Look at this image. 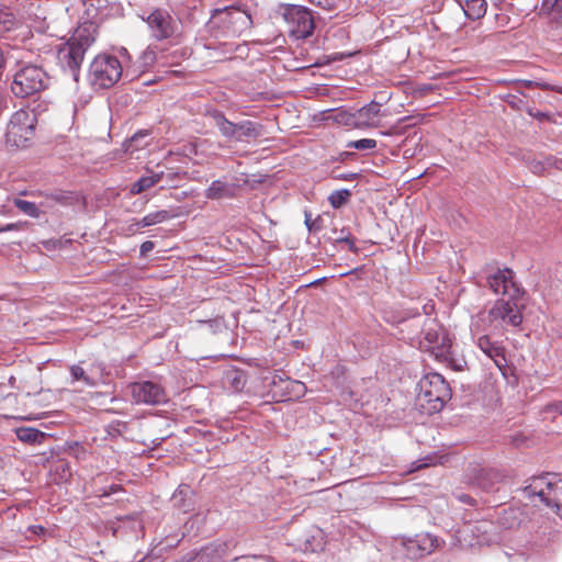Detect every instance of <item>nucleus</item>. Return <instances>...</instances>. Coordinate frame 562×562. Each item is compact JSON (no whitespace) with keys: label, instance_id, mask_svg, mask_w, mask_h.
Here are the masks:
<instances>
[{"label":"nucleus","instance_id":"obj_18","mask_svg":"<svg viewBox=\"0 0 562 562\" xmlns=\"http://www.w3.org/2000/svg\"><path fill=\"white\" fill-rule=\"evenodd\" d=\"M263 126L252 121H241L236 123V142H247L256 139L263 135Z\"/></svg>","mask_w":562,"mask_h":562},{"label":"nucleus","instance_id":"obj_33","mask_svg":"<svg viewBox=\"0 0 562 562\" xmlns=\"http://www.w3.org/2000/svg\"><path fill=\"white\" fill-rule=\"evenodd\" d=\"M48 198L64 205H71L76 201L74 193L69 191H56L49 194Z\"/></svg>","mask_w":562,"mask_h":562},{"label":"nucleus","instance_id":"obj_30","mask_svg":"<svg viewBox=\"0 0 562 562\" xmlns=\"http://www.w3.org/2000/svg\"><path fill=\"white\" fill-rule=\"evenodd\" d=\"M14 205L24 214L31 216V217H34V218H37L40 217V209L36 206L35 203L33 202H30V201H26V200H21V199H15L14 200Z\"/></svg>","mask_w":562,"mask_h":562},{"label":"nucleus","instance_id":"obj_28","mask_svg":"<svg viewBox=\"0 0 562 562\" xmlns=\"http://www.w3.org/2000/svg\"><path fill=\"white\" fill-rule=\"evenodd\" d=\"M312 4L328 11H341L345 8L346 0H308Z\"/></svg>","mask_w":562,"mask_h":562},{"label":"nucleus","instance_id":"obj_43","mask_svg":"<svg viewBox=\"0 0 562 562\" xmlns=\"http://www.w3.org/2000/svg\"><path fill=\"white\" fill-rule=\"evenodd\" d=\"M458 498H459L461 502H463V503H468V504H471V505L474 503L473 498H472L470 495H467V494H461V495H459V497H458Z\"/></svg>","mask_w":562,"mask_h":562},{"label":"nucleus","instance_id":"obj_9","mask_svg":"<svg viewBox=\"0 0 562 562\" xmlns=\"http://www.w3.org/2000/svg\"><path fill=\"white\" fill-rule=\"evenodd\" d=\"M519 299L497 300L488 311L486 317L493 329L504 328L505 326L518 327L522 322V304Z\"/></svg>","mask_w":562,"mask_h":562},{"label":"nucleus","instance_id":"obj_8","mask_svg":"<svg viewBox=\"0 0 562 562\" xmlns=\"http://www.w3.org/2000/svg\"><path fill=\"white\" fill-rule=\"evenodd\" d=\"M47 80V75L41 67L26 65L15 72L11 90L14 95L26 98L44 90Z\"/></svg>","mask_w":562,"mask_h":562},{"label":"nucleus","instance_id":"obj_5","mask_svg":"<svg viewBox=\"0 0 562 562\" xmlns=\"http://www.w3.org/2000/svg\"><path fill=\"white\" fill-rule=\"evenodd\" d=\"M36 115L26 110L14 112L8 123L5 145L10 148L27 147L35 134Z\"/></svg>","mask_w":562,"mask_h":562},{"label":"nucleus","instance_id":"obj_27","mask_svg":"<svg viewBox=\"0 0 562 562\" xmlns=\"http://www.w3.org/2000/svg\"><path fill=\"white\" fill-rule=\"evenodd\" d=\"M351 198V191L348 189L336 190L330 193L328 201L334 209L345 205Z\"/></svg>","mask_w":562,"mask_h":562},{"label":"nucleus","instance_id":"obj_44","mask_svg":"<svg viewBox=\"0 0 562 562\" xmlns=\"http://www.w3.org/2000/svg\"><path fill=\"white\" fill-rule=\"evenodd\" d=\"M541 169H542V166L540 164H536V165L532 166V171L533 172H539Z\"/></svg>","mask_w":562,"mask_h":562},{"label":"nucleus","instance_id":"obj_10","mask_svg":"<svg viewBox=\"0 0 562 562\" xmlns=\"http://www.w3.org/2000/svg\"><path fill=\"white\" fill-rule=\"evenodd\" d=\"M143 20L157 41L173 40L181 35L180 21L166 9L156 8Z\"/></svg>","mask_w":562,"mask_h":562},{"label":"nucleus","instance_id":"obj_19","mask_svg":"<svg viewBox=\"0 0 562 562\" xmlns=\"http://www.w3.org/2000/svg\"><path fill=\"white\" fill-rule=\"evenodd\" d=\"M204 195L210 200L233 199L236 196V186L222 180H214L205 190Z\"/></svg>","mask_w":562,"mask_h":562},{"label":"nucleus","instance_id":"obj_23","mask_svg":"<svg viewBox=\"0 0 562 562\" xmlns=\"http://www.w3.org/2000/svg\"><path fill=\"white\" fill-rule=\"evenodd\" d=\"M191 494L192 491L187 485H180L172 495V502L175 507L179 508L183 513H188L191 509Z\"/></svg>","mask_w":562,"mask_h":562},{"label":"nucleus","instance_id":"obj_13","mask_svg":"<svg viewBox=\"0 0 562 562\" xmlns=\"http://www.w3.org/2000/svg\"><path fill=\"white\" fill-rule=\"evenodd\" d=\"M130 389L132 397L138 404L157 405L167 401L165 390L151 381L133 383Z\"/></svg>","mask_w":562,"mask_h":562},{"label":"nucleus","instance_id":"obj_48","mask_svg":"<svg viewBox=\"0 0 562 562\" xmlns=\"http://www.w3.org/2000/svg\"><path fill=\"white\" fill-rule=\"evenodd\" d=\"M479 317H480L482 321H485V315H484V314H481Z\"/></svg>","mask_w":562,"mask_h":562},{"label":"nucleus","instance_id":"obj_38","mask_svg":"<svg viewBox=\"0 0 562 562\" xmlns=\"http://www.w3.org/2000/svg\"><path fill=\"white\" fill-rule=\"evenodd\" d=\"M338 243H346L348 245V248L349 250H351L352 252H357L358 251V248L355 244V239L348 235V236H344V237H339L337 239Z\"/></svg>","mask_w":562,"mask_h":562},{"label":"nucleus","instance_id":"obj_36","mask_svg":"<svg viewBox=\"0 0 562 562\" xmlns=\"http://www.w3.org/2000/svg\"><path fill=\"white\" fill-rule=\"evenodd\" d=\"M70 373L74 380L80 381L82 380L88 385H93L94 382L86 375L85 370L80 366H71Z\"/></svg>","mask_w":562,"mask_h":562},{"label":"nucleus","instance_id":"obj_25","mask_svg":"<svg viewBox=\"0 0 562 562\" xmlns=\"http://www.w3.org/2000/svg\"><path fill=\"white\" fill-rule=\"evenodd\" d=\"M170 218V214L166 210L156 211L153 213H149L145 215L142 220L135 222L133 225L130 226V231L133 232V226H136V228L139 227H148L153 226L159 223H162Z\"/></svg>","mask_w":562,"mask_h":562},{"label":"nucleus","instance_id":"obj_6","mask_svg":"<svg viewBox=\"0 0 562 562\" xmlns=\"http://www.w3.org/2000/svg\"><path fill=\"white\" fill-rule=\"evenodd\" d=\"M212 27L222 29L231 36H238L251 25V18L239 7L229 5L215 9L210 19Z\"/></svg>","mask_w":562,"mask_h":562},{"label":"nucleus","instance_id":"obj_45","mask_svg":"<svg viewBox=\"0 0 562 562\" xmlns=\"http://www.w3.org/2000/svg\"><path fill=\"white\" fill-rule=\"evenodd\" d=\"M553 406L560 414H562V401L554 404Z\"/></svg>","mask_w":562,"mask_h":562},{"label":"nucleus","instance_id":"obj_11","mask_svg":"<svg viewBox=\"0 0 562 562\" xmlns=\"http://www.w3.org/2000/svg\"><path fill=\"white\" fill-rule=\"evenodd\" d=\"M288 33L294 40L310 37L315 29L314 19L308 9L301 5H289L283 12Z\"/></svg>","mask_w":562,"mask_h":562},{"label":"nucleus","instance_id":"obj_47","mask_svg":"<svg viewBox=\"0 0 562 562\" xmlns=\"http://www.w3.org/2000/svg\"><path fill=\"white\" fill-rule=\"evenodd\" d=\"M533 85H535V82H533V81H526V86H528V87H531V86H533Z\"/></svg>","mask_w":562,"mask_h":562},{"label":"nucleus","instance_id":"obj_14","mask_svg":"<svg viewBox=\"0 0 562 562\" xmlns=\"http://www.w3.org/2000/svg\"><path fill=\"white\" fill-rule=\"evenodd\" d=\"M405 554L412 560L430 554L438 546V539L429 533L416 535L414 538L403 540Z\"/></svg>","mask_w":562,"mask_h":562},{"label":"nucleus","instance_id":"obj_42","mask_svg":"<svg viewBox=\"0 0 562 562\" xmlns=\"http://www.w3.org/2000/svg\"><path fill=\"white\" fill-rule=\"evenodd\" d=\"M357 177H358L357 173H340V175L335 176L336 179L346 180V181L355 180Z\"/></svg>","mask_w":562,"mask_h":562},{"label":"nucleus","instance_id":"obj_16","mask_svg":"<svg viewBox=\"0 0 562 562\" xmlns=\"http://www.w3.org/2000/svg\"><path fill=\"white\" fill-rule=\"evenodd\" d=\"M381 104L372 102L358 110L357 126L378 127L380 125Z\"/></svg>","mask_w":562,"mask_h":562},{"label":"nucleus","instance_id":"obj_21","mask_svg":"<svg viewBox=\"0 0 562 562\" xmlns=\"http://www.w3.org/2000/svg\"><path fill=\"white\" fill-rule=\"evenodd\" d=\"M210 115L213 119L215 126L221 132L222 136L229 140H235L236 123L228 121L226 116L220 111H213Z\"/></svg>","mask_w":562,"mask_h":562},{"label":"nucleus","instance_id":"obj_39","mask_svg":"<svg viewBox=\"0 0 562 562\" xmlns=\"http://www.w3.org/2000/svg\"><path fill=\"white\" fill-rule=\"evenodd\" d=\"M246 561L250 562L251 560H267L266 555L261 554H252V555H241V557H235L232 562H238V561Z\"/></svg>","mask_w":562,"mask_h":562},{"label":"nucleus","instance_id":"obj_22","mask_svg":"<svg viewBox=\"0 0 562 562\" xmlns=\"http://www.w3.org/2000/svg\"><path fill=\"white\" fill-rule=\"evenodd\" d=\"M15 435L19 440L30 445H40L48 437L45 432L33 427H18L15 428Z\"/></svg>","mask_w":562,"mask_h":562},{"label":"nucleus","instance_id":"obj_32","mask_svg":"<svg viewBox=\"0 0 562 562\" xmlns=\"http://www.w3.org/2000/svg\"><path fill=\"white\" fill-rule=\"evenodd\" d=\"M376 147V140L372 138H362L358 140H350L347 143V148L357 150H371Z\"/></svg>","mask_w":562,"mask_h":562},{"label":"nucleus","instance_id":"obj_35","mask_svg":"<svg viewBox=\"0 0 562 562\" xmlns=\"http://www.w3.org/2000/svg\"><path fill=\"white\" fill-rule=\"evenodd\" d=\"M148 135L149 133L146 130L136 132L128 140L130 145L127 149H130L132 146H134L136 149L147 146L148 143L145 140V138H147Z\"/></svg>","mask_w":562,"mask_h":562},{"label":"nucleus","instance_id":"obj_26","mask_svg":"<svg viewBox=\"0 0 562 562\" xmlns=\"http://www.w3.org/2000/svg\"><path fill=\"white\" fill-rule=\"evenodd\" d=\"M467 529L471 531L473 535L476 533L477 541L480 543L491 541L492 538L488 533L494 529L493 522L488 520L475 521L474 524H469Z\"/></svg>","mask_w":562,"mask_h":562},{"label":"nucleus","instance_id":"obj_3","mask_svg":"<svg viewBox=\"0 0 562 562\" xmlns=\"http://www.w3.org/2000/svg\"><path fill=\"white\" fill-rule=\"evenodd\" d=\"M419 392L417 401L427 412L434 414L442 409L445 404L451 398V389L449 383L439 373H428L418 383Z\"/></svg>","mask_w":562,"mask_h":562},{"label":"nucleus","instance_id":"obj_7","mask_svg":"<svg viewBox=\"0 0 562 562\" xmlns=\"http://www.w3.org/2000/svg\"><path fill=\"white\" fill-rule=\"evenodd\" d=\"M122 70V65L115 56L98 55L90 65L89 79L94 88L108 89L120 80Z\"/></svg>","mask_w":562,"mask_h":562},{"label":"nucleus","instance_id":"obj_17","mask_svg":"<svg viewBox=\"0 0 562 562\" xmlns=\"http://www.w3.org/2000/svg\"><path fill=\"white\" fill-rule=\"evenodd\" d=\"M503 480L502 474L494 469H481L474 477V484L484 492L497 490L496 485Z\"/></svg>","mask_w":562,"mask_h":562},{"label":"nucleus","instance_id":"obj_2","mask_svg":"<svg viewBox=\"0 0 562 562\" xmlns=\"http://www.w3.org/2000/svg\"><path fill=\"white\" fill-rule=\"evenodd\" d=\"M522 493L529 501L538 497L541 503L562 517V475L547 473L533 476L522 488Z\"/></svg>","mask_w":562,"mask_h":562},{"label":"nucleus","instance_id":"obj_15","mask_svg":"<svg viewBox=\"0 0 562 562\" xmlns=\"http://www.w3.org/2000/svg\"><path fill=\"white\" fill-rule=\"evenodd\" d=\"M477 347L493 360L499 370L503 371L507 368L505 348L501 342L492 341L487 334H483L477 336Z\"/></svg>","mask_w":562,"mask_h":562},{"label":"nucleus","instance_id":"obj_4","mask_svg":"<svg viewBox=\"0 0 562 562\" xmlns=\"http://www.w3.org/2000/svg\"><path fill=\"white\" fill-rule=\"evenodd\" d=\"M423 335L424 337L420 341L423 348L430 351L436 359L446 362L454 370H462L464 361L454 358L451 339L437 323L430 322L424 328Z\"/></svg>","mask_w":562,"mask_h":562},{"label":"nucleus","instance_id":"obj_24","mask_svg":"<svg viewBox=\"0 0 562 562\" xmlns=\"http://www.w3.org/2000/svg\"><path fill=\"white\" fill-rule=\"evenodd\" d=\"M164 172H151L149 176L139 178L131 188L132 194H140L153 188L162 179Z\"/></svg>","mask_w":562,"mask_h":562},{"label":"nucleus","instance_id":"obj_1","mask_svg":"<svg viewBox=\"0 0 562 562\" xmlns=\"http://www.w3.org/2000/svg\"><path fill=\"white\" fill-rule=\"evenodd\" d=\"M98 26L93 22L80 24L57 49V59L64 69H68L75 81H78L81 64L87 50L97 38Z\"/></svg>","mask_w":562,"mask_h":562},{"label":"nucleus","instance_id":"obj_37","mask_svg":"<svg viewBox=\"0 0 562 562\" xmlns=\"http://www.w3.org/2000/svg\"><path fill=\"white\" fill-rule=\"evenodd\" d=\"M543 9L548 11H562V3H559V0H543Z\"/></svg>","mask_w":562,"mask_h":562},{"label":"nucleus","instance_id":"obj_12","mask_svg":"<svg viewBox=\"0 0 562 562\" xmlns=\"http://www.w3.org/2000/svg\"><path fill=\"white\" fill-rule=\"evenodd\" d=\"M487 284L495 294L507 295L509 299H519L524 290L514 280V272L508 268L497 269L487 277Z\"/></svg>","mask_w":562,"mask_h":562},{"label":"nucleus","instance_id":"obj_46","mask_svg":"<svg viewBox=\"0 0 562 562\" xmlns=\"http://www.w3.org/2000/svg\"><path fill=\"white\" fill-rule=\"evenodd\" d=\"M310 223H311V220H310V217H307V216H306V218H305V224H306V226L308 227V229L311 231V229H312V226L310 225Z\"/></svg>","mask_w":562,"mask_h":562},{"label":"nucleus","instance_id":"obj_41","mask_svg":"<svg viewBox=\"0 0 562 562\" xmlns=\"http://www.w3.org/2000/svg\"><path fill=\"white\" fill-rule=\"evenodd\" d=\"M22 227L21 223H10L0 227V233L9 232V231H18Z\"/></svg>","mask_w":562,"mask_h":562},{"label":"nucleus","instance_id":"obj_34","mask_svg":"<svg viewBox=\"0 0 562 562\" xmlns=\"http://www.w3.org/2000/svg\"><path fill=\"white\" fill-rule=\"evenodd\" d=\"M156 59L157 55L155 48L148 46L139 57L140 67L147 69L155 64Z\"/></svg>","mask_w":562,"mask_h":562},{"label":"nucleus","instance_id":"obj_31","mask_svg":"<svg viewBox=\"0 0 562 562\" xmlns=\"http://www.w3.org/2000/svg\"><path fill=\"white\" fill-rule=\"evenodd\" d=\"M16 22L12 13L0 11V37L14 29Z\"/></svg>","mask_w":562,"mask_h":562},{"label":"nucleus","instance_id":"obj_49","mask_svg":"<svg viewBox=\"0 0 562 562\" xmlns=\"http://www.w3.org/2000/svg\"><path fill=\"white\" fill-rule=\"evenodd\" d=\"M559 3H562V0H559Z\"/></svg>","mask_w":562,"mask_h":562},{"label":"nucleus","instance_id":"obj_29","mask_svg":"<svg viewBox=\"0 0 562 562\" xmlns=\"http://www.w3.org/2000/svg\"><path fill=\"white\" fill-rule=\"evenodd\" d=\"M519 512L515 508L505 509L499 518V524L505 528H514L519 525Z\"/></svg>","mask_w":562,"mask_h":562},{"label":"nucleus","instance_id":"obj_20","mask_svg":"<svg viewBox=\"0 0 562 562\" xmlns=\"http://www.w3.org/2000/svg\"><path fill=\"white\" fill-rule=\"evenodd\" d=\"M462 8L464 14L471 20L483 18L487 10L485 0H456Z\"/></svg>","mask_w":562,"mask_h":562},{"label":"nucleus","instance_id":"obj_40","mask_svg":"<svg viewBox=\"0 0 562 562\" xmlns=\"http://www.w3.org/2000/svg\"><path fill=\"white\" fill-rule=\"evenodd\" d=\"M155 247V244L150 240H146L144 241L142 245H140V249H139V252H140V256L142 257H146L148 255V252H150Z\"/></svg>","mask_w":562,"mask_h":562}]
</instances>
